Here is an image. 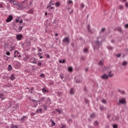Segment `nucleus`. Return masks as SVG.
Here are the masks:
<instances>
[{"instance_id": "1", "label": "nucleus", "mask_w": 128, "mask_h": 128, "mask_svg": "<svg viewBox=\"0 0 128 128\" xmlns=\"http://www.w3.org/2000/svg\"><path fill=\"white\" fill-rule=\"evenodd\" d=\"M102 40L101 36H98L96 38V40L95 42H94V44L93 45L94 50H98L100 46H102V40Z\"/></svg>"}, {"instance_id": "2", "label": "nucleus", "mask_w": 128, "mask_h": 128, "mask_svg": "<svg viewBox=\"0 0 128 128\" xmlns=\"http://www.w3.org/2000/svg\"><path fill=\"white\" fill-rule=\"evenodd\" d=\"M75 78L76 84H80L82 82V78L80 76H76Z\"/></svg>"}, {"instance_id": "3", "label": "nucleus", "mask_w": 128, "mask_h": 128, "mask_svg": "<svg viewBox=\"0 0 128 128\" xmlns=\"http://www.w3.org/2000/svg\"><path fill=\"white\" fill-rule=\"evenodd\" d=\"M126 104V98H122L121 99L119 100L118 106H120V104Z\"/></svg>"}, {"instance_id": "4", "label": "nucleus", "mask_w": 128, "mask_h": 128, "mask_svg": "<svg viewBox=\"0 0 128 128\" xmlns=\"http://www.w3.org/2000/svg\"><path fill=\"white\" fill-rule=\"evenodd\" d=\"M70 38L69 37H66L64 38V44L66 46H68L70 44Z\"/></svg>"}, {"instance_id": "5", "label": "nucleus", "mask_w": 128, "mask_h": 128, "mask_svg": "<svg viewBox=\"0 0 128 128\" xmlns=\"http://www.w3.org/2000/svg\"><path fill=\"white\" fill-rule=\"evenodd\" d=\"M37 62H38V60L34 58H31L30 60V62H31L32 64H36Z\"/></svg>"}, {"instance_id": "6", "label": "nucleus", "mask_w": 128, "mask_h": 128, "mask_svg": "<svg viewBox=\"0 0 128 128\" xmlns=\"http://www.w3.org/2000/svg\"><path fill=\"white\" fill-rule=\"evenodd\" d=\"M12 16L10 15L6 19V22H12Z\"/></svg>"}, {"instance_id": "7", "label": "nucleus", "mask_w": 128, "mask_h": 128, "mask_svg": "<svg viewBox=\"0 0 128 128\" xmlns=\"http://www.w3.org/2000/svg\"><path fill=\"white\" fill-rule=\"evenodd\" d=\"M108 75L106 74H104L101 76V78H102V80H108Z\"/></svg>"}, {"instance_id": "8", "label": "nucleus", "mask_w": 128, "mask_h": 128, "mask_svg": "<svg viewBox=\"0 0 128 128\" xmlns=\"http://www.w3.org/2000/svg\"><path fill=\"white\" fill-rule=\"evenodd\" d=\"M32 104H33V106L34 108H36V106H38V101L36 100H34L32 101Z\"/></svg>"}, {"instance_id": "9", "label": "nucleus", "mask_w": 128, "mask_h": 128, "mask_svg": "<svg viewBox=\"0 0 128 128\" xmlns=\"http://www.w3.org/2000/svg\"><path fill=\"white\" fill-rule=\"evenodd\" d=\"M14 54H16L18 56V58H22V56L20 54V52L18 50H16L14 52Z\"/></svg>"}, {"instance_id": "10", "label": "nucleus", "mask_w": 128, "mask_h": 128, "mask_svg": "<svg viewBox=\"0 0 128 128\" xmlns=\"http://www.w3.org/2000/svg\"><path fill=\"white\" fill-rule=\"evenodd\" d=\"M16 38L18 40H20L22 38V34H18L16 36Z\"/></svg>"}, {"instance_id": "11", "label": "nucleus", "mask_w": 128, "mask_h": 128, "mask_svg": "<svg viewBox=\"0 0 128 128\" xmlns=\"http://www.w3.org/2000/svg\"><path fill=\"white\" fill-rule=\"evenodd\" d=\"M118 92H120L121 94H125L126 91L124 90H121L120 89L118 90Z\"/></svg>"}, {"instance_id": "12", "label": "nucleus", "mask_w": 128, "mask_h": 128, "mask_svg": "<svg viewBox=\"0 0 128 128\" xmlns=\"http://www.w3.org/2000/svg\"><path fill=\"white\" fill-rule=\"evenodd\" d=\"M87 30H88V32H90V34L92 33V30H90V24L88 25Z\"/></svg>"}, {"instance_id": "13", "label": "nucleus", "mask_w": 128, "mask_h": 128, "mask_svg": "<svg viewBox=\"0 0 128 128\" xmlns=\"http://www.w3.org/2000/svg\"><path fill=\"white\" fill-rule=\"evenodd\" d=\"M28 119V118H26V116H24L20 120V122H24V120H26Z\"/></svg>"}, {"instance_id": "14", "label": "nucleus", "mask_w": 128, "mask_h": 128, "mask_svg": "<svg viewBox=\"0 0 128 128\" xmlns=\"http://www.w3.org/2000/svg\"><path fill=\"white\" fill-rule=\"evenodd\" d=\"M12 4H14V6H18V8H20V5L18 4H16V2L14 0H12Z\"/></svg>"}, {"instance_id": "15", "label": "nucleus", "mask_w": 128, "mask_h": 128, "mask_svg": "<svg viewBox=\"0 0 128 128\" xmlns=\"http://www.w3.org/2000/svg\"><path fill=\"white\" fill-rule=\"evenodd\" d=\"M0 98H1L2 100H4V98H6V96H4L3 94H0Z\"/></svg>"}, {"instance_id": "16", "label": "nucleus", "mask_w": 128, "mask_h": 128, "mask_svg": "<svg viewBox=\"0 0 128 128\" xmlns=\"http://www.w3.org/2000/svg\"><path fill=\"white\" fill-rule=\"evenodd\" d=\"M14 78H16V77H14V74H12L10 76V80H14Z\"/></svg>"}, {"instance_id": "17", "label": "nucleus", "mask_w": 128, "mask_h": 128, "mask_svg": "<svg viewBox=\"0 0 128 128\" xmlns=\"http://www.w3.org/2000/svg\"><path fill=\"white\" fill-rule=\"evenodd\" d=\"M70 94H74V88H72L70 89Z\"/></svg>"}, {"instance_id": "18", "label": "nucleus", "mask_w": 128, "mask_h": 128, "mask_svg": "<svg viewBox=\"0 0 128 128\" xmlns=\"http://www.w3.org/2000/svg\"><path fill=\"white\" fill-rule=\"evenodd\" d=\"M42 112V108H40V109H38L36 110V112H38V114H40Z\"/></svg>"}, {"instance_id": "19", "label": "nucleus", "mask_w": 128, "mask_h": 128, "mask_svg": "<svg viewBox=\"0 0 128 128\" xmlns=\"http://www.w3.org/2000/svg\"><path fill=\"white\" fill-rule=\"evenodd\" d=\"M30 58V57L28 56H26L24 58V60L25 62H26L27 60H28V58Z\"/></svg>"}, {"instance_id": "20", "label": "nucleus", "mask_w": 128, "mask_h": 128, "mask_svg": "<svg viewBox=\"0 0 128 128\" xmlns=\"http://www.w3.org/2000/svg\"><path fill=\"white\" fill-rule=\"evenodd\" d=\"M8 72H10V70H12V65L10 64L8 65Z\"/></svg>"}, {"instance_id": "21", "label": "nucleus", "mask_w": 128, "mask_h": 128, "mask_svg": "<svg viewBox=\"0 0 128 128\" xmlns=\"http://www.w3.org/2000/svg\"><path fill=\"white\" fill-rule=\"evenodd\" d=\"M127 64H128V62L126 61H124L122 63V66H126Z\"/></svg>"}, {"instance_id": "22", "label": "nucleus", "mask_w": 128, "mask_h": 128, "mask_svg": "<svg viewBox=\"0 0 128 128\" xmlns=\"http://www.w3.org/2000/svg\"><path fill=\"white\" fill-rule=\"evenodd\" d=\"M51 122H52V126H54L56 125V122H54V120H52V119H50Z\"/></svg>"}, {"instance_id": "23", "label": "nucleus", "mask_w": 128, "mask_h": 128, "mask_svg": "<svg viewBox=\"0 0 128 128\" xmlns=\"http://www.w3.org/2000/svg\"><path fill=\"white\" fill-rule=\"evenodd\" d=\"M108 76H110V78H112V77L114 76V74H112V71L109 72H108Z\"/></svg>"}, {"instance_id": "24", "label": "nucleus", "mask_w": 128, "mask_h": 128, "mask_svg": "<svg viewBox=\"0 0 128 128\" xmlns=\"http://www.w3.org/2000/svg\"><path fill=\"white\" fill-rule=\"evenodd\" d=\"M100 110H106V108L104 106H100Z\"/></svg>"}, {"instance_id": "25", "label": "nucleus", "mask_w": 128, "mask_h": 128, "mask_svg": "<svg viewBox=\"0 0 128 128\" xmlns=\"http://www.w3.org/2000/svg\"><path fill=\"white\" fill-rule=\"evenodd\" d=\"M74 70L72 69V67H69L68 68V72H72Z\"/></svg>"}, {"instance_id": "26", "label": "nucleus", "mask_w": 128, "mask_h": 128, "mask_svg": "<svg viewBox=\"0 0 128 128\" xmlns=\"http://www.w3.org/2000/svg\"><path fill=\"white\" fill-rule=\"evenodd\" d=\"M106 32V28H102L101 30H100V34H102V32Z\"/></svg>"}, {"instance_id": "27", "label": "nucleus", "mask_w": 128, "mask_h": 128, "mask_svg": "<svg viewBox=\"0 0 128 128\" xmlns=\"http://www.w3.org/2000/svg\"><path fill=\"white\" fill-rule=\"evenodd\" d=\"M22 28H24V26H19L18 28V32H20L22 31Z\"/></svg>"}, {"instance_id": "28", "label": "nucleus", "mask_w": 128, "mask_h": 128, "mask_svg": "<svg viewBox=\"0 0 128 128\" xmlns=\"http://www.w3.org/2000/svg\"><path fill=\"white\" fill-rule=\"evenodd\" d=\"M45 100H46V98L44 97L41 98L40 100V102H44Z\"/></svg>"}, {"instance_id": "29", "label": "nucleus", "mask_w": 128, "mask_h": 128, "mask_svg": "<svg viewBox=\"0 0 128 128\" xmlns=\"http://www.w3.org/2000/svg\"><path fill=\"white\" fill-rule=\"evenodd\" d=\"M118 32H122V28H118Z\"/></svg>"}, {"instance_id": "30", "label": "nucleus", "mask_w": 128, "mask_h": 128, "mask_svg": "<svg viewBox=\"0 0 128 128\" xmlns=\"http://www.w3.org/2000/svg\"><path fill=\"white\" fill-rule=\"evenodd\" d=\"M42 92H48V90H46V88H43L42 89Z\"/></svg>"}, {"instance_id": "31", "label": "nucleus", "mask_w": 128, "mask_h": 128, "mask_svg": "<svg viewBox=\"0 0 128 128\" xmlns=\"http://www.w3.org/2000/svg\"><path fill=\"white\" fill-rule=\"evenodd\" d=\"M95 116H96V114L92 113V114L90 115V117L92 118H94Z\"/></svg>"}, {"instance_id": "32", "label": "nucleus", "mask_w": 128, "mask_h": 128, "mask_svg": "<svg viewBox=\"0 0 128 128\" xmlns=\"http://www.w3.org/2000/svg\"><path fill=\"white\" fill-rule=\"evenodd\" d=\"M94 125L96 126H98V121H95Z\"/></svg>"}, {"instance_id": "33", "label": "nucleus", "mask_w": 128, "mask_h": 128, "mask_svg": "<svg viewBox=\"0 0 128 128\" xmlns=\"http://www.w3.org/2000/svg\"><path fill=\"white\" fill-rule=\"evenodd\" d=\"M107 48L110 50H112V46H108Z\"/></svg>"}, {"instance_id": "34", "label": "nucleus", "mask_w": 128, "mask_h": 128, "mask_svg": "<svg viewBox=\"0 0 128 128\" xmlns=\"http://www.w3.org/2000/svg\"><path fill=\"white\" fill-rule=\"evenodd\" d=\"M98 64L99 66H104V62L100 60V61Z\"/></svg>"}, {"instance_id": "35", "label": "nucleus", "mask_w": 128, "mask_h": 128, "mask_svg": "<svg viewBox=\"0 0 128 128\" xmlns=\"http://www.w3.org/2000/svg\"><path fill=\"white\" fill-rule=\"evenodd\" d=\"M59 62L60 63V64H64V59H63V60H62H62H59Z\"/></svg>"}, {"instance_id": "36", "label": "nucleus", "mask_w": 128, "mask_h": 128, "mask_svg": "<svg viewBox=\"0 0 128 128\" xmlns=\"http://www.w3.org/2000/svg\"><path fill=\"white\" fill-rule=\"evenodd\" d=\"M11 128H18V126H14V124H12L11 126Z\"/></svg>"}, {"instance_id": "37", "label": "nucleus", "mask_w": 128, "mask_h": 128, "mask_svg": "<svg viewBox=\"0 0 128 128\" xmlns=\"http://www.w3.org/2000/svg\"><path fill=\"white\" fill-rule=\"evenodd\" d=\"M68 4H72V0H69L68 2H67Z\"/></svg>"}, {"instance_id": "38", "label": "nucleus", "mask_w": 128, "mask_h": 128, "mask_svg": "<svg viewBox=\"0 0 128 128\" xmlns=\"http://www.w3.org/2000/svg\"><path fill=\"white\" fill-rule=\"evenodd\" d=\"M119 8L120 10H122L124 8V6L122 5H120Z\"/></svg>"}, {"instance_id": "39", "label": "nucleus", "mask_w": 128, "mask_h": 128, "mask_svg": "<svg viewBox=\"0 0 128 128\" xmlns=\"http://www.w3.org/2000/svg\"><path fill=\"white\" fill-rule=\"evenodd\" d=\"M38 56H40V58H42V54L38 53Z\"/></svg>"}, {"instance_id": "40", "label": "nucleus", "mask_w": 128, "mask_h": 128, "mask_svg": "<svg viewBox=\"0 0 128 128\" xmlns=\"http://www.w3.org/2000/svg\"><path fill=\"white\" fill-rule=\"evenodd\" d=\"M121 56H122V54H116V58H120Z\"/></svg>"}, {"instance_id": "41", "label": "nucleus", "mask_w": 128, "mask_h": 128, "mask_svg": "<svg viewBox=\"0 0 128 128\" xmlns=\"http://www.w3.org/2000/svg\"><path fill=\"white\" fill-rule=\"evenodd\" d=\"M55 4L56 6H60V2H56Z\"/></svg>"}, {"instance_id": "42", "label": "nucleus", "mask_w": 128, "mask_h": 128, "mask_svg": "<svg viewBox=\"0 0 128 128\" xmlns=\"http://www.w3.org/2000/svg\"><path fill=\"white\" fill-rule=\"evenodd\" d=\"M84 50V52H88V50L86 48H85Z\"/></svg>"}, {"instance_id": "43", "label": "nucleus", "mask_w": 128, "mask_h": 128, "mask_svg": "<svg viewBox=\"0 0 128 128\" xmlns=\"http://www.w3.org/2000/svg\"><path fill=\"white\" fill-rule=\"evenodd\" d=\"M113 128H118V124H114L113 125Z\"/></svg>"}, {"instance_id": "44", "label": "nucleus", "mask_w": 128, "mask_h": 128, "mask_svg": "<svg viewBox=\"0 0 128 128\" xmlns=\"http://www.w3.org/2000/svg\"><path fill=\"white\" fill-rule=\"evenodd\" d=\"M56 111L58 112V114H60L62 112V111L58 109H56Z\"/></svg>"}, {"instance_id": "45", "label": "nucleus", "mask_w": 128, "mask_h": 128, "mask_svg": "<svg viewBox=\"0 0 128 128\" xmlns=\"http://www.w3.org/2000/svg\"><path fill=\"white\" fill-rule=\"evenodd\" d=\"M102 102L103 104H106V100H102Z\"/></svg>"}, {"instance_id": "46", "label": "nucleus", "mask_w": 128, "mask_h": 128, "mask_svg": "<svg viewBox=\"0 0 128 128\" xmlns=\"http://www.w3.org/2000/svg\"><path fill=\"white\" fill-rule=\"evenodd\" d=\"M81 7L82 8H84V4H81Z\"/></svg>"}, {"instance_id": "47", "label": "nucleus", "mask_w": 128, "mask_h": 128, "mask_svg": "<svg viewBox=\"0 0 128 128\" xmlns=\"http://www.w3.org/2000/svg\"><path fill=\"white\" fill-rule=\"evenodd\" d=\"M70 12V14H72V12H74V10L72 9H71V11Z\"/></svg>"}, {"instance_id": "48", "label": "nucleus", "mask_w": 128, "mask_h": 128, "mask_svg": "<svg viewBox=\"0 0 128 128\" xmlns=\"http://www.w3.org/2000/svg\"><path fill=\"white\" fill-rule=\"evenodd\" d=\"M40 76H41L42 78H44V74H42L40 75Z\"/></svg>"}, {"instance_id": "49", "label": "nucleus", "mask_w": 128, "mask_h": 128, "mask_svg": "<svg viewBox=\"0 0 128 128\" xmlns=\"http://www.w3.org/2000/svg\"><path fill=\"white\" fill-rule=\"evenodd\" d=\"M46 58H50V54H47L46 55Z\"/></svg>"}, {"instance_id": "50", "label": "nucleus", "mask_w": 128, "mask_h": 128, "mask_svg": "<svg viewBox=\"0 0 128 128\" xmlns=\"http://www.w3.org/2000/svg\"><path fill=\"white\" fill-rule=\"evenodd\" d=\"M0 8H4V5H2V3H0Z\"/></svg>"}, {"instance_id": "51", "label": "nucleus", "mask_w": 128, "mask_h": 128, "mask_svg": "<svg viewBox=\"0 0 128 128\" xmlns=\"http://www.w3.org/2000/svg\"><path fill=\"white\" fill-rule=\"evenodd\" d=\"M37 64H38V66H42V62H38V63Z\"/></svg>"}, {"instance_id": "52", "label": "nucleus", "mask_w": 128, "mask_h": 128, "mask_svg": "<svg viewBox=\"0 0 128 128\" xmlns=\"http://www.w3.org/2000/svg\"><path fill=\"white\" fill-rule=\"evenodd\" d=\"M125 6L126 8H128V2H126V4H125Z\"/></svg>"}, {"instance_id": "53", "label": "nucleus", "mask_w": 128, "mask_h": 128, "mask_svg": "<svg viewBox=\"0 0 128 128\" xmlns=\"http://www.w3.org/2000/svg\"><path fill=\"white\" fill-rule=\"evenodd\" d=\"M6 54L7 56H10V52H7L6 53Z\"/></svg>"}, {"instance_id": "54", "label": "nucleus", "mask_w": 128, "mask_h": 128, "mask_svg": "<svg viewBox=\"0 0 128 128\" xmlns=\"http://www.w3.org/2000/svg\"><path fill=\"white\" fill-rule=\"evenodd\" d=\"M71 46H72V48H74V43H72Z\"/></svg>"}, {"instance_id": "55", "label": "nucleus", "mask_w": 128, "mask_h": 128, "mask_svg": "<svg viewBox=\"0 0 128 128\" xmlns=\"http://www.w3.org/2000/svg\"><path fill=\"white\" fill-rule=\"evenodd\" d=\"M9 2H10V4H12V0H8Z\"/></svg>"}, {"instance_id": "56", "label": "nucleus", "mask_w": 128, "mask_h": 128, "mask_svg": "<svg viewBox=\"0 0 128 128\" xmlns=\"http://www.w3.org/2000/svg\"><path fill=\"white\" fill-rule=\"evenodd\" d=\"M107 118H110V114H108L107 115Z\"/></svg>"}, {"instance_id": "57", "label": "nucleus", "mask_w": 128, "mask_h": 128, "mask_svg": "<svg viewBox=\"0 0 128 128\" xmlns=\"http://www.w3.org/2000/svg\"><path fill=\"white\" fill-rule=\"evenodd\" d=\"M125 28H128V24H126L125 25Z\"/></svg>"}, {"instance_id": "58", "label": "nucleus", "mask_w": 128, "mask_h": 128, "mask_svg": "<svg viewBox=\"0 0 128 128\" xmlns=\"http://www.w3.org/2000/svg\"><path fill=\"white\" fill-rule=\"evenodd\" d=\"M52 6V5H50V4L48 5V6H47L46 8H50V6Z\"/></svg>"}, {"instance_id": "59", "label": "nucleus", "mask_w": 128, "mask_h": 128, "mask_svg": "<svg viewBox=\"0 0 128 128\" xmlns=\"http://www.w3.org/2000/svg\"><path fill=\"white\" fill-rule=\"evenodd\" d=\"M22 22H23L22 19H21L20 20V24H22Z\"/></svg>"}, {"instance_id": "60", "label": "nucleus", "mask_w": 128, "mask_h": 128, "mask_svg": "<svg viewBox=\"0 0 128 128\" xmlns=\"http://www.w3.org/2000/svg\"><path fill=\"white\" fill-rule=\"evenodd\" d=\"M20 22V20L18 19H16V22Z\"/></svg>"}, {"instance_id": "61", "label": "nucleus", "mask_w": 128, "mask_h": 128, "mask_svg": "<svg viewBox=\"0 0 128 128\" xmlns=\"http://www.w3.org/2000/svg\"><path fill=\"white\" fill-rule=\"evenodd\" d=\"M60 77L61 78L62 80L64 78V76H62V74L60 75Z\"/></svg>"}, {"instance_id": "62", "label": "nucleus", "mask_w": 128, "mask_h": 128, "mask_svg": "<svg viewBox=\"0 0 128 128\" xmlns=\"http://www.w3.org/2000/svg\"><path fill=\"white\" fill-rule=\"evenodd\" d=\"M72 122V119H70L69 120H68V122L70 123Z\"/></svg>"}, {"instance_id": "63", "label": "nucleus", "mask_w": 128, "mask_h": 128, "mask_svg": "<svg viewBox=\"0 0 128 128\" xmlns=\"http://www.w3.org/2000/svg\"><path fill=\"white\" fill-rule=\"evenodd\" d=\"M66 10H71V8H66Z\"/></svg>"}, {"instance_id": "64", "label": "nucleus", "mask_w": 128, "mask_h": 128, "mask_svg": "<svg viewBox=\"0 0 128 128\" xmlns=\"http://www.w3.org/2000/svg\"><path fill=\"white\" fill-rule=\"evenodd\" d=\"M38 52H42V48H39L38 50Z\"/></svg>"}]
</instances>
